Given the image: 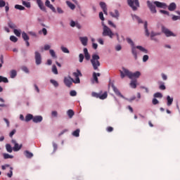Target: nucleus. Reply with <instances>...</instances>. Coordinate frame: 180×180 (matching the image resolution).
Segmentation results:
<instances>
[{
	"mask_svg": "<svg viewBox=\"0 0 180 180\" xmlns=\"http://www.w3.org/2000/svg\"><path fill=\"white\" fill-rule=\"evenodd\" d=\"M72 75L75 77V80L70 76H69L68 77L64 78V84L68 88H70L72 86V82H74L75 84H80L81 83L79 77H82V73L80 70H77V72H74L72 73Z\"/></svg>",
	"mask_w": 180,
	"mask_h": 180,
	"instance_id": "nucleus-1",
	"label": "nucleus"
},
{
	"mask_svg": "<svg viewBox=\"0 0 180 180\" xmlns=\"http://www.w3.org/2000/svg\"><path fill=\"white\" fill-rule=\"evenodd\" d=\"M120 77L122 79L124 78L126 76L128 77L130 79H133V78H139L140 77L141 73L140 72H135L134 73L128 70V69H125V68H122V70H120Z\"/></svg>",
	"mask_w": 180,
	"mask_h": 180,
	"instance_id": "nucleus-2",
	"label": "nucleus"
},
{
	"mask_svg": "<svg viewBox=\"0 0 180 180\" xmlns=\"http://www.w3.org/2000/svg\"><path fill=\"white\" fill-rule=\"evenodd\" d=\"M147 5L152 13H156L157 12L155 6L160 8H165L167 6L165 3L160 2L158 1H155L153 3L150 2V1H147Z\"/></svg>",
	"mask_w": 180,
	"mask_h": 180,
	"instance_id": "nucleus-3",
	"label": "nucleus"
},
{
	"mask_svg": "<svg viewBox=\"0 0 180 180\" xmlns=\"http://www.w3.org/2000/svg\"><path fill=\"white\" fill-rule=\"evenodd\" d=\"M99 59H101L99 55L94 54L91 56L90 61L94 70L99 71V67H101Z\"/></svg>",
	"mask_w": 180,
	"mask_h": 180,
	"instance_id": "nucleus-4",
	"label": "nucleus"
},
{
	"mask_svg": "<svg viewBox=\"0 0 180 180\" xmlns=\"http://www.w3.org/2000/svg\"><path fill=\"white\" fill-rule=\"evenodd\" d=\"M101 24L103 26V37H108L110 39H113L115 33L112 31L110 27H108V25H106L104 22H101Z\"/></svg>",
	"mask_w": 180,
	"mask_h": 180,
	"instance_id": "nucleus-5",
	"label": "nucleus"
},
{
	"mask_svg": "<svg viewBox=\"0 0 180 180\" xmlns=\"http://www.w3.org/2000/svg\"><path fill=\"white\" fill-rule=\"evenodd\" d=\"M137 49H139L140 51L143 52L145 54H147L148 53L147 49H145V48H143V46H131V53L135 60H137Z\"/></svg>",
	"mask_w": 180,
	"mask_h": 180,
	"instance_id": "nucleus-6",
	"label": "nucleus"
},
{
	"mask_svg": "<svg viewBox=\"0 0 180 180\" xmlns=\"http://www.w3.org/2000/svg\"><path fill=\"white\" fill-rule=\"evenodd\" d=\"M128 5L133 9V11H137V8L140 7V3L139 0H127Z\"/></svg>",
	"mask_w": 180,
	"mask_h": 180,
	"instance_id": "nucleus-7",
	"label": "nucleus"
},
{
	"mask_svg": "<svg viewBox=\"0 0 180 180\" xmlns=\"http://www.w3.org/2000/svg\"><path fill=\"white\" fill-rule=\"evenodd\" d=\"M91 96H92V97H95L96 98H100L101 100H105V99H106V98H108V92H104L103 94H102V92H100L98 94L93 92L91 94Z\"/></svg>",
	"mask_w": 180,
	"mask_h": 180,
	"instance_id": "nucleus-8",
	"label": "nucleus"
},
{
	"mask_svg": "<svg viewBox=\"0 0 180 180\" xmlns=\"http://www.w3.org/2000/svg\"><path fill=\"white\" fill-rule=\"evenodd\" d=\"M34 59H35V63L37 65H39L41 64L42 63V57L40 53V52H38V51H36L34 52Z\"/></svg>",
	"mask_w": 180,
	"mask_h": 180,
	"instance_id": "nucleus-9",
	"label": "nucleus"
},
{
	"mask_svg": "<svg viewBox=\"0 0 180 180\" xmlns=\"http://www.w3.org/2000/svg\"><path fill=\"white\" fill-rule=\"evenodd\" d=\"M162 32L165 34V36L167 37H176V34H174L173 32H172V31H169V30H167V27H162Z\"/></svg>",
	"mask_w": 180,
	"mask_h": 180,
	"instance_id": "nucleus-10",
	"label": "nucleus"
},
{
	"mask_svg": "<svg viewBox=\"0 0 180 180\" xmlns=\"http://www.w3.org/2000/svg\"><path fill=\"white\" fill-rule=\"evenodd\" d=\"M36 2L41 11L46 12V7L45 6L44 3L42 0H37Z\"/></svg>",
	"mask_w": 180,
	"mask_h": 180,
	"instance_id": "nucleus-11",
	"label": "nucleus"
},
{
	"mask_svg": "<svg viewBox=\"0 0 180 180\" xmlns=\"http://www.w3.org/2000/svg\"><path fill=\"white\" fill-rule=\"evenodd\" d=\"M11 143L14 144V147L13 148L14 152H18L22 148V145H19L15 140H12Z\"/></svg>",
	"mask_w": 180,
	"mask_h": 180,
	"instance_id": "nucleus-12",
	"label": "nucleus"
},
{
	"mask_svg": "<svg viewBox=\"0 0 180 180\" xmlns=\"http://www.w3.org/2000/svg\"><path fill=\"white\" fill-rule=\"evenodd\" d=\"M45 6L50 8L53 13H56V9L53 4H51L50 0H46Z\"/></svg>",
	"mask_w": 180,
	"mask_h": 180,
	"instance_id": "nucleus-13",
	"label": "nucleus"
},
{
	"mask_svg": "<svg viewBox=\"0 0 180 180\" xmlns=\"http://www.w3.org/2000/svg\"><path fill=\"white\" fill-rule=\"evenodd\" d=\"M100 6L102 8L104 14L105 15H108V7L106 6V3L103 2V1H101L100 2Z\"/></svg>",
	"mask_w": 180,
	"mask_h": 180,
	"instance_id": "nucleus-14",
	"label": "nucleus"
},
{
	"mask_svg": "<svg viewBox=\"0 0 180 180\" xmlns=\"http://www.w3.org/2000/svg\"><path fill=\"white\" fill-rule=\"evenodd\" d=\"M110 15L117 20H119V17L120 16V14L119 13V11L117 9L114 10V12L110 11Z\"/></svg>",
	"mask_w": 180,
	"mask_h": 180,
	"instance_id": "nucleus-15",
	"label": "nucleus"
},
{
	"mask_svg": "<svg viewBox=\"0 0 180 180\" xmlns=\"http://www.w3.org/2000/svg\"><path fill=\"white\" fill-rule=\"evenodd\" d=\"M84 53L85 60L89 61V60H91V55H89V52H88V49L86 48H84Z\"/></svg>",
	"mask_w": 180,
	"mask_h": 180,
	"instance_id": "nucleus-16",
	"label": "nucleus"
},
{
	"mask_svg": "<svg viewBox=\"0 0 180 180\" xmlns=\"http://www.w3.org/2000/svg\"><path fill=\"white\" fill-rule=\"evenodd\" d=\"M79 40L83 46H86L88 44V37H80Z\"/></svg>",
	"mask_w": 180,
	"mask_h": 180,
	"instance_id": "nucleus-17",
	"label": "nucleus"
},
{
	"mask_svg": "<svg viewBox=\"0 0 180 180\" xmlns=\"http://www.w3.org/2000/svg\"><path fill=\"white\" fill-rule=\"evenodd\" d=\"M112 89L117 96H118L121 98H123V95H122V94H120V91H119V89H117V88H116L113 84L112 86Z\"/></svg>",
	"mask_w": 180,
	"mask_h": 180,
	"instance_id": "nucleus-18",
	"label": "nucleus"
},
{
	"mask_svg": "<svg viewBox=\"0 0 180 180\" xmlns=\"http://www.w3.org/2000/svg\"><path fill=\"white\" fill-rule=\"evenodd\" d=\"M43 121V117L41 116H36L33 117V122L40 123Z\"/></svg>",
	"mask_w": 180,
	"mask_h": 180,
	"instance_id": "nucleus-19",
	"label": "nucleus"
},
{
	"mask_svg": "<svg viewBox=\"0 0 180 180\" xmlns=\"http://www.w3.org/2000/svg\"><path fill=\"white\" fill-rule=\"evenodd\" d=\"M130 86L132 89H136L137 88V79H134L131 81L130 84H129Z\"/></svg>",
	"mask_w": 180,
	"mask_h": 180,
	"instance_id": "nucleus-20",
	"label": "nucleus"
},
{
	"mask_svg": "<svg viewBox=\"0 0 180 180\" xmlns=\"http://www.w3.org/2000/svg\"><path fill=\"white\" fill-rule=\"evenodd\" d=\"M66 4L71 10H75L76 8L75 4L70 1H66Z\"/></svg>",
	"mask_w": 180,
	"mask_h": 180,
	"instance_id": "nucleus-21",
	"label": "nucleus"
},
{
	"mask_svg": "<svg viewBox=\"0 0 180 180\" xmlns=\"http://www.w3.org/2000/svg\"><path fill=\"white\" fill-rule=\"evenodd\" d=\"M176 8V5L174 2H172L169 4L168 9L169 11H174Z\"/></svg>",
	"mask_w": 180,
	"mask_h": 180,
	"instance_id": "nucleus-22",
	"label": "nucleus"
},
{
	"mask_svg": "<svg viewBox=\"0 0 180 180\" xmlns=\"http://www.w3.org/2000/svg\"><path fill=\"white\" fill-rule=\"evenodd\" d=\"M24 154H25V157L27 158H32L34 156L33 153L28 150L25 151Z\"/></svg>",
	"mask_w": 180,
	"mask_h": 180,
	"instance_id": "nucleus-23",
	"label": "nucleus"
},
{
	"mask_svg": "<svg viewBox=\"0 0 180 180\" xmlns=\"http://www.w3.org/2000/svg\"><path fill=\"white\" fill-rule=\"evenodd\" d=\"M33 119H34V116L31 114H28L27 115H26L25 121L27 122H29L32 120H33Z\"/></svg>",
	"mask_w": 180,
	"mask_h": 180,
	"instance_id": "nucleus-24",
	"label": "nucleus"
},
{
	"mask_svg": "<svg viewBox=\"0 0 180 180\" xmlns=\"http://www.w3.org/2000/svg\"><path fill=\"white\" fill-rule=\"evenodd\" d=\"M17 70H13L10 72V77L11 78H15L17 76Z\"/></svg>",
	"mask_w": 180,
	"mask_h": 180,
	"instance_id": "nucleus-25",
	"label": "nucleus"
},
{
	"mask_svg": "<svg viewBox=\"0 0 180 180\" xmlns=\"http://www.w3.org/2000/svg\"><path fill=\"white\" fill-rule=\"evenodd\" d=\"M22 37L25 41L30 40V37H28V35L26 32L22 33Z\"/></svg>",
	"mask_w": 180,
	"mask_h": 180,
	"instance_id": "nucleus-26",
	"label": "nucleus"
},
{
	"mask_svg": "<svg viewBox=\"0 0 180 180\" xmlns=\"http://www.w3.org/2000/svg\"><path fill=\"white\" fill-rule=\"evenodd\" d=\"M67 114H68L69 118L72 119L75 115V112L72 110H69L67 112Z\"/></svg>",
	"mask_w": 180,
	"mask_h": 180,
	"instance_id": "nucleus-27",
	"label": "nucleus"
},
{
	"mask_svg": "<svg viewBox=\"0 0 180 180\" xmlns=\"http://www.w3.org/2000/svg\"><path fill=\"white\" fill-rule=\"evenodd\" d=\"M15 8L18 9V10H20V11L25 10V7L22 6V5H20V4H15Z\"/></svg>",
	"mask_w": 180,
	"mask_h": 180,
	"instance_id": "nucleus-28",
	"label": "nucleus"
},
{
	"mask_svg": "<svg viewBox=\"0 0 180 180\" xmlns=\"http://www.w3.org/2000/svg\"><path fill=\"white\" fill-rule=\"evenodd\" d=\"M147 26H148V22H147V21H146L144 22V29H145L146 36L149 37L150 34L148 32Z\"/></svg>",
	"mask_w": 180,
	"mask_h": 180,
	"instance_id": "nucleus-29",
	"label": "nucleus"
},
{
	"mask_svg": "<svg viewBox=\"0 0 180 180\" xmlns=\"http://www.w3.org/2000/svg\"><path fill=\"white\" fill-rule=\"evenodd\" d=\"M8 83L9 80L7 79V77H4V76H0V83Z\"/></svg>",
	"mask_w": 180,
	"mask_h": 180,
	"instance_id": "nucleus-30",
	"label": "nucleus"
},
{
	"mask_svg": "<svg viewBox=\"0 0 180 180\" xmlns=\"http://www.w3.org/2000/svg\"><path fill=\"white\" fill-rule=\"evenodd\" d=\"M22 5L27 8H31V3L26 1H22Z\"/></svg>",
	"mask_w": 180,
	"mask_h": 180,
	"instance_id": "nucleus-31",
	"label": "nucleus"
},
{
	"mask_svg": "<svg viewBox=\"0 0 180 180\" xmlns=\"http://www.w3.org/2000/svg\"><path fill=\"white\" fill-rule=\"evenodd\" d=\"M72 136L75 137H79L80 136V129H77L74 132H72Z\"/></svg>",
	"mask_w": 180,
	"mask_h": 180,
	"instance_id": "nucleus-32",
	"label": "nucleus"
},
{
	"mask_svg": "<svg viewBox=\"0 0 180 180\" xmlns=\"http://www.w3.org/2000/svg\"><path fill=\"white\" fill-rule=\"evenodd\" d=\"M52 72L55 75H58V70L57 66H56V65H53Z\"/></svg>",
	"mask_w": 180,
	"mask_h": 180,
	"instance_id": "nucleus-33",
	"label": "nucleus"
},
{
	"mask_svg": "<svg viewBox=\"0 0 180 180\" xmlns=\"http://www.w3.org/2000/svg\"><path fill=\"white\" fill-rule=\"evenodd\" d=\"M6 149L8 153H11L13 152V148L10 144H6Z\"/></svg>",
	"mask_w": 180,
	"mask_h": 180,
	"instance_id": "nucleus-34",
	"label": "nucleus"
},
{
	"mask_svg": "<svg viewBox=\"0 0 180 180\" xmlns=\"http://www.w3.org/2000/svg\"><path fill=\"white\" fill-rule=\"evenodd\" d=\"M8 25L11 29H15L17 26L13 22L10 21L8 22Z\"/></svg>",
	"mask_w": 180,
	"mask_h": 180,
	"instance_id": "nucleus-35",
	"label": "nucleus"
},
{
	"mask_svg": "<svg viewBox=\"0 0 180 180\" xmlns=\"http://www.w3.org/2000/svg\"><path fill=\"white\" fill-rule=\"evenodd\" d=\"M50 82L55 86V87H58L59 86V83L58 82H56V80H53V79H51L50 80Z\"/></svg>",
	"mask_w": 180,
	"mask_h": 180,
	"instance_id": "nucleus-36",
	"label": "nucleus"
},
{
	"mask_svg": "<svg viewBox=\"0 0 180 180\" xmlns=\"http://www.w3.org/2000/svg\"><path fill=\"white\" fill-rule=\"evenodd\" d=\"M160 35V32H153V31H152L151 34H150V38L152 40H154V37L155 36H159Z\"/></svg>",
	"mask_w": 180,
	"mask_h": 180,
	"instance_id": "nucleus-37",
	"label": "nucleus"
},
{
	"mask_svg": "<svg viewBox=\"0 0 180 180\" xmlns=\"http://www.w3.org/2000/svg\"><path fill=\"white\" fill-rule=\"evenodd\" d=\"M61 51L65 53H70V51L68 48H65V46H60Z\"/></svg>",
	"mask_w": 180,
	"mask_h": 180,
	"instance_id": "nucleus-38",
	"label": "nucleus"
},
{
	"mask_svg": "<svg viewBox=\"0 0 180 180\" xmlns=\"http://www.w3.org/2000/svg\"><path fill=\"white\" fill-rule=\"evenodd\" d=\"M93 79L96 82V83H99V80H98V76H96V72H94L93 73Z\"/></svg>",
	"mask_w": 180,
	"mask_h": 180,
	"instance_id": "nucleus-39",
	"label": "nucleus"
},
{
	"mask_svg": "<svg viewBox=\"0 0 180 180\" xmlns=\"http://www.w3.org/2000/svg\"><path fill=\"white\" fill-rule=\"evenodd\" d=\"M49 53H50L51 57H53V58H57L56 53L55 51H53V49H50L49 50Z\"/></svg>",
	"mask_w": 180,
	"mask_h": 180,
	"instance_id": "nucleus-40",
	"label": "nucleus"
},
{
	"mask_svg": "<svg viewBox=\"0 0 180 180\" xmlns=\"http://www.w3.org/2000/svg\"><path fill=\"white\" fill-rule=\"evenodd\" d=\"M39 34L43 33V34L44 36H46L48 34V31H47L46 28L44 27V28H42L41 31H39Z\"/></svg>",
	"mask_w": 180,
	"mask_h": 180,
	"instance_id": "nucleus-41",
	"label": "nucleus"
},
{
	"mask_svg": "<svg viewBox=\"0 0 180 180\" xmlns=\"http://www.w3.org/2000/svg\"><path fill=\"white\" fill-rule=\"evenodd\" d=\"M167 105L170 106L172 104L173 98H171L170 96H168L167 97Z\"/></svg>",
	"mask_w": 180,
	"mask_h": 180,
	"instance_id": "nucleus-42",
	"label": "nucleus"
},
{
	"mask_svg": "<svg viewBox=\"0 0 180 180\" xmlns=\"http://www.w3.org/2000/svg\"><path fill=\"white\" fill-rule=\"evenodd\" d=\"M4 159H13L14 158L13 155H10L9 154L5 153L3 155Z\"/></svg>",
	"mask_w": 180,
	"mask_h": 180,
	"instance_id": "nucleus-43",
	"label": "nucleus"
},
{
	"mask_svg": "<svg viewBox=\"0 0 180 180\" xmlns=\"http://www.w3.org/2000/svg\"><path fill=\"white\" fill-rule=\"evenodd\" d=\"M10 40L11 41H13V43H16L18 41V38H16V37H15L14 35H11V37H10Z\"/></svg>",
	"mask_w": 180,
	"mask_h": 180,
	"instance_id": "nucleus-44",
	"label": "nucleus"
},
{
	"mask_svg": "<svg viewBox=\"0 0 180 180\" xmlns=\"http://www.w3.org/2000/svg\"><path fill=\"white\" fill-rule=\"evenodd\" d=\"M127 41L131 46V47L134 46V42H133L131 38H127Z\"/></svg>",
	"mask_w": 180,
	"mask_h": 180,
	"instance_id": "nucleus-45",
	"label": "nucleus"
},
{
	"mask_svg": "<svg viewBox=\"0 0 180 180\" xmlns=\"http://www.w3.org/2000/svg\"><path fill=\"white\" fill-rule=\"evenodd\" d=\"M6 6V2L4 0H0V8H4Z\"/></svg>",
	"mask_w": 180,
	"mask_h": 180,
	"instance_id": "nucleus-46",
	"label": "nucleus"
},
{
	"mask_svg": "<svg viewBox=\"0 0 180 180\" xmlns=\"http://www.w3.org/2000/svg\"><path fill=\"white\" fill-rule=\"evenodd\" d=\"M79 63H83L84 60V55L83 53H79Z\"/></svg>",
	"mask_w": 180,
	"mask_h": 180,
	"instance_id": "nucleus-47",
	"label": "nucleus"
},
{
	"mask_svg": "<svg viewBox=\"0 0 180 180\" xmlns=\"http://www.w3.org/2000/svg\"><path fill=\"white\" fill-rule=\"evenodd\" d=\"M13 32L18 37L21 36V32L20 31H18V30H14Z\"/></svg>",
	"mask_w": 180,
	"mask_h": 180,
	"instance_id": "nucleus-48",
	"label": "nucleus"
},
{
	"mask_svg": "<svg viewBox=\"0 0 180 180\" xmlns=\"http://www.w3.org/2000/svg\"><path fill=\"white\" fill-rule=\"evenodd\" d=\"M133 18L139 22V23H141L142 22V20H141L140 17H139L138 15H134L133 16Z\"/></svg>",
	"mask_w": 180,
	"mask_h": 180,
	"instance_id": "nucleus-49",
	"label": "nucleus"
},
{
	"mask_svg": "<svg viewBox=\"0 0 180 180\" xmlns=\"http://www.w3.org/2000/svg\"><path fill=\"white\" fill-rule=\"evenodd\" d=\"M13 168L11 167L10 168V172L7 174V176H8V177L11 178L13 176Z\"/></svg>",
	"mask_w": 180,
	"mask_h": 180,
	"instance_id": "nucleus-50",
	"label": "nucleus"
},
{
	"mask_svg": "<svg viewBox=\"0 0 180 180\" xmlns=\"http://www.w3.org/2000/svg\"><path fill=\"white\" fill-rule=\"evenodd\" d=\"M70 96L75 97V96H77V93L75 91H71L70 92Z\"/></svg>",
	"mask_w": 180,
	"mask_h": 180,
	"instance_id": "nucleus-51",
	"label": "nucleus"
},
{
	"mask_svg": "<svg viewBox=\"0 0 180 180\" xmlns=\"http://www.w3.org/2000/svg\"><path fill=\"white\" fill-rule=\"evenodd\" d=\"M99 18H100L102 21L105 20V17H103V12L101 11V12L99 13Z\"/></svg>",
	"mask_w": 180,
	"mask_h": 180,
	"instance_id": "nucleus-52",
	"label": "nucleus"
},
{
	"mask_svg": "<svg viewBox=\"0 0 180 180\" xmlns=\"http://www.w3.org/2000/svg\"><path fill=\"white\" fill-rule=\"evenodd\" d=\"M160 12L162 14H164V15H169V11H165V10H160Z\"/></svg>",
	"mask_w": 180,
	"mask_h": 180,
	"instance_id": "nucleus-53",
	"label": "nucleus"
},
{
	"mask_svg": "<svg viewBox=\"0 0 180 180\" xmlns=\"http://www.w3.org/2000/svg\"><path fill=\"white\" fill-rule=\"evenodd\" d=\"M22 70L24 71L26 73H29V69L28 68H26V66H22L21 68Z\"/></svg>",
	"mask_w": 180,
	"mask_h": 180,
	"instance_id": "nucleus-54",
	"label": "nucleus"
},
{
	"mask_svg": "<svg viewBox=\"0 0 180 180\" xmlns=\"http://www.w3.org/2000/svg\"><path fill=\"white\" fill-rule=\"evenodd\" d=\"M53 152H56L58 150V144L53 142Z\"/></svg>",
	"mask_w": 180,
	"mask_h": 180,
	"instance_id": "nucleus-55",
	"label": "nucleus"
},
{
	"mask_svg": "<svg viewBox=\"0 0 180 180\" xmlns=\"http://www.w3.org/2000/svg\"><path fill=\"white\" fill-rule=\"evenodd\" d=\"M148 58H149V56H148V55H144L143 56V62L146 63L148 60Z\"/></svg>",
	"mask_w": 180,
	"mask_h": 180,
	"instance_id": "nucleus-56",
	"label": "nucleus"
},
{
	"mask_svg": "<svg viewBox=\"0 0 180 180\" xmlns=\"http://www.w3.org/2000/svg\"><path fill=\"white\" fill-rule=\"evenodd\" d=\"M58 115V113L57 111H52V112H51V116L53 117H57Z\"/></svg>",
	"mask_w": 180,
	"mask_h": 180,
	"instance_id": "nucleus-57",
	"label": "nucleus"
},
{
	"mask_svg": "<svg viewBox=\"0 0 180 180\" xmlns=\"http://www.w3.org/2000/svg\"><path fill=\"white\" fill-rule=\"evenodd\" d=\"M154 97L161 98L162 97V95L160 93H156L154 94Z\"/></svg>",
	"mask_w": 180,
	"mask_h": 180,
	"instance_id": "nucleus-58",
	"label": "nucleus"
},
{
	"mask_svg": "<svg viewBox=\"0 0 180 180\" xmlns=\"http://www.w3.org/2000/svg\"><path fill=\"white\" fill-rule=\"evenodd\" d=\"M108 25L114 28H116V25H115V23H113V22H112V20H108Z\"/></svg>",
	"mask_w": 180,
	"mask_h": 180,
	"instance_id": "nucleus-59",
	"label": "nucleus"
},
{
	"mask_svg": "<svg viewBox=\"0 0 180 180\" xmlns=\"http://www.w3.org/2000/svg\"><path fill=\"white\" fill-rule=\"evenodd\" d=\"M16 133V130L15 129H13L10 134H9V136L11 137V138H12L13 136H14V134Z\"/></svg>",
	"mask_w": 180,
	"mask_h": 180,
	"instance_id": "nucleus-60",
	"label": "nucleus"
},
{
	"mask_svg": "<svg viewBox=\"0 0 180 180\" xmlns=\"http://www.w3.org/2000/svg\"><path fill=\"white\" fill-rule=\"evenodd\" d=\"M152 103L154 105H155L159 103V101L156 98H153Z\"/></svg>",
	"mask_w": 180,
	"mask_h": 180,
	"instance_id": "nucleus-61",
	"label": "nucleus"
},
{
	"mask_svg": "<svg viewBox=\"0 0 180 180\" xmlns=\"http://www.w3.org/2000/svg\"><path fill=\"white\" fill-rule=\"evenodd\" d=\"M51 49V45H44V51H49Z\"/></svg>",
	"mask_w": 180,
	"mask_h": 180,
	"instance_id": "nucleus-62",
	"label": "nucleus"
},
{
	"mask_svg": "<svg viewBox=\"0 0 180 180\" xmlns=\"http://www.w3.org/2000/svg\"><path fill=\"white\" fill-rule=\"evenodd\" d=\"M106 130L108 132H112V131H113V127H107Z\"/></svg>",
	"mask_w": 180,
	"mask_h": 180,
	"instance_id": "nucleus-63",
	"label": "nucleus"
},
{
	"mask_svg": "<svg viewBox=\"0 0 180 180\" xmlns=\"http://www.w3.org/2000/svg\"><path fill=\"white\" fill-rule=\"evenodd\" d=\"M159 89L160 90H165L166 87H165V84H160V86H159Z\"/></svg>",
	"mask_w": 180,
	"mask_h": 180,
	"instance_id": "nucleus-64",
	"label": "nucleus"
}]
</instances>
